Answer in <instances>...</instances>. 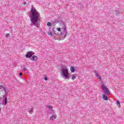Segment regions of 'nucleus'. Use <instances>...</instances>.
Returning a JSON list of instances; mask_svg holds the SVG:
<instances>
[{"mask_svg": "<svg viewBox=\"0 0 124 124\" xmlns=\"http://www.w3.org/2000/svg\"><path fill=\"white\" fill-rule=\"evenodd\" d=\"M62 19L60 17H58V18L56 19L55 20L53 21V26H56L57 24H59V23H61Z\"/></svg>", "mask_w": 124, "mask_h": 124, "instance_id": "obj_4", "label": "nucleus"}, {"mask_svg": "<svg viewBox=\"0 0 124 124\" xmlns=\"http://www.w3.org/2000/svg\"><path fill=\"white\" fill-rule=\"evenodd\" d=\"M102 98L104 100H108V97H107L105 94L103 95Z\"/></svg>", "mask_w": 124, "mask_h": 124, "instance_id": "obj_12", "label": "nucleus"}, {"mask_svg": "<svg viewBox=\"0 0 124 124\" xmlns=\"http://www.w3.org/2000/svg\"><path fill=\"white\" fill-rule=\"evenodd\" d=\"M50 114H52V115H54L55 114V112H54V110H51V111L49 112Z\"/></svg>", "mask_w": 124, "mask_h": 124, "instance_id": "obj_22", "label": "nucleus"}, {"mask_svg": "<svg viewBox=\"0 0 124 124\" xmlns=\"http://www.w3.org/2000/svg\"><path fill=\"white\" fill-rule=\"evenodd\" d=\"M60 27H62V29L63 30V31H66V28H65V24L63 22L61 21L60 22Z\"/></svg>", "mask_w": 124, "mask_h": 124, "instance_id": "obj_6", "label": "nucleus"}, {"mask_svg": "<svg viewBox=\"0 0 124 124\" xmlns=\"http://www.w3.org/2000/svg\"><path fill=\"white\" fill-rule=\"evenodd\" d=\"M66 73H68V70H67V68H62V75H64V74H66Z\"/></svg>", "mask_w": 124, "mask_h": 124, "instance_id": "obj_7", "label": "nucleus"}, {"mask_svg": "<svg viewBox=\"0 0 124 124\" xmlns=\"http://www.w3.org/2000/svg\"><path fill=\"white\" fill-rule=\"evenodd\" d=\"M4 92H5V94H7V92H6V90H5V91Z\"/></svg>", "mask_w": 124, "mask_h": 124, "instance_id": "obj_32", "label": "nucleus"}, {"mask_svg": "<svg viewBox=\"0 0 124 124\" xmlns=\"http://www.w3.org/2000/svg\"><path fill=\"white\" fill-rule=\"evenodd\" d=\"M51 23L50 22H47L46 24V25L48 27H50L51 26Z\"/></svg>", "mask_w": 124, "mask_h": 124, "instance_id": "obj_21", "label": "nucleus"}, {"mask_svg": "<svg viewBox=\"0 0 124 124\" xmlns=\"http://www.w3.org/2000/svg\"><path fill=\"white\" fill-rule=\"evenodd\" d=\"M115 14H116V15H119V14H120V12L119 11L116 10Z\"/></svg>", "mask_w": 124, "mask_h": 124, "instance_id": "obj_20", "label": "nucleus"}, {"mask_svg": "<svg viewBox=\"0 0 124 124\" xmlns=\"http://www.w3.org/2000/svg\"><path fill=\"white\" fill-rule=\"evenodd\" d=\"M56 116L53 115L52 116H51V117H50V120H52V121H54V120H56Z\"/></svg>", "mask_w": 124, "mask_h": 124, "instance_id": "obj_16", "label": "nucleus"}, {"mask_svg": "<svg viewBox=\"0 0 124 124\" xmlns=\"http://www.w3.org/2000/svg\"><path fill=\"white\" fill-rule=\"evenodd\" d=\"M63 33H64V34H65V31H63Z\"/></svg>", "mask_w": 124, "mask_h": 124, "instance_id": "obj_33", "label": "nucleus"}, {"mask_svg": "<svg viewBox=\"0 0 124 124\" xmlns=\"http://www.w3.org/2000/svg\"><path fill=\"white\" fill-rule=\"evenodd\" d=\"M31 60L33 62H36L37 60H38V57L35 55H33L32 56Z\"/></svg>", "mask_w": 124, "mask_h": 124, "instance_id": "obj_8", "label": "nucleus"}, {"mask_svg": "<svg viewBox=\"0 0 124 124\" xmlns=\"http://www.w3.org/2000/svg\"><path fill=\"white\" fill-rule=\"evenodd\" d=\"M94 73H95L96 77H97V78H98L99 80H101V78L100 77V76H99V73L96 72V71H94Z\"/></svg>", "mask_w": 124, "mask_h": 124, "instance_id": "obj_9", "label": "nucleus"}, {"mask_svg": "<svg viewBox=\"0 0 124 124\" xmlns=\"http://www.w3.org/2000/svg\"><path fill=\"white\" fill-rule=\"evenodd\" d=\"M70 70H71V72H75V68H74V67H73V66H71Z\"/></svg>", "mask_w": 124, "mask_h": 124, "instance_id": "obj_14", "label": "nucleus"}, {"mask_svg": "<svg viewBox=\"0 0 124 124\" xmlns=\"http://www.w3.org/2000/svg\"><path fill=\"white\" fill-rule=\"evenodd\" d=\"M35 53H34V52H33V51H28L26 53L25 57H26V58H27L28 59H30V58H31V57H32V56H33V55H35Z\"/></svg>", "mask_w": 124, "mask_h": 124, "instance_id": "obj_3", "label": "nucleus"}, {"mask_svg": "<svg viewBox=\"0 0 124 124\" xmlns=\"http://www.w3.org/2000/svg\"><path fill=\"white\" fill-rule=\"evenodd\" d=\"M101 86L102 89L103 91H104L105 93H106V94H107L108 95H110V91H109V90H108V88H107V87L104 85V84L102 83Z\"/></svg>", "mask_w": 124, "mask_h": 124, "instance_id": "obj_2", "label": "nucleus"}, {"mask_svg": "<svg viewBox=\"0 0 124 124\" xmlns=\"http://www.w3.org/2000/svg\"><path fill=\"white\" fill-rule=\"evenodd\" d=\"M10 36V34H9V33L6 34V36H7V37H8V36Z\"/></svg>", "mask_w": 124, "mask_h": 124, "instance_id": "obj_26", "label": "nucleus"}, {"mask_svg": "<svg viewBox=\"0 0 124 124\" xmlns=\"http://www.w3.org/2000/svg\"><path fill=\"white\" fill-rule=\"evenodd\" d=\"M64 31H65V34L63 33V31L61 32V35L62 36H63V37L60 38V40H63L64 38H65V37L66 36V35L67 34V31H66V30H64Z\"/></svg>", "mask_w": 124, "mask_h": 124, "instance_id": "obj_5", "label": "nucleus"}, {"mask_svg": "<svg viewBox=\"0 0 124 124\" xmlns=\"http://www.w3.org/2000/svg\"><path fill=\"white\" fill-rule=\"evenodd\" d=\"M76 76H77L76 74L73 75L72 77V80H75V79H76Z\"/></svg>", "mask_w": 124, "mask_h": 124, "instance_id": "obj_18", "label": "nucleus"}, {"mask_svg": "<svg viewBox=\"0 0 124 124\" xmlns=\"http://www.w3.org/2000/svg\"><path fill=\"white\" fill-rule=\"evenodd\" d=\"M82 7H83V5L81 4H78V8L79 9H82Z\"/></svg>", "mask_w": 124, "mask_h": 124, "instance_id": "obj_17", "label": "nucleus"}, {"mask_svg": "<svg viewBox=\"0 0 124 124\" xmlns=\"http://www.w3.org/2000/svg\"><path fill=\"white\" fill-rule=\"evenodd\" d=\"M52 31H53V32H54V33H55V34H56V31H55V28L53 27Z\"/></svg>", "mask_w": 124, "mask_h": 124, "instance_id": "obj_24", "label": "nucleus"}, {"mask_svg": "<svg viewBox=\"0 0 124 124\" xmlns=\"http://www.w3.org/2000/svg\"><path fill=\"white\" fill-rule=\"evenodd\" d=\"M47 108H48V109H50V110H52V109H53V107H52L51 106L47 105Z\"/></svg>", "mask_w": 124, "mask_h": 124, "instance_id": "obj_19", "label": "nucleus"}, {"mask_svg": "<svg viewBox=\"0 0 124 124\" xmlns=\"http://www.w3.org/2000/svg\"><path fill=\"white\" fill-rule=\"evenodd\" d=\"M19 75L20 77H22V75H23V73H22V72H20L19 73Z\"/></svg>", "mask_w": 124, "mask_h": 124, "instance_id": "obj_25", "label": "nucleus"}, {"mask_svg": "<svg viewBox=\"0 0 124 124\" xmlns=\"http://www.w3.org/2000/svg\"><path fill=\"white\" fill-rule=\"evenodd\" d=\"M41 18L39 12L35 9V8L32 7L30 11L31 25H33V26H35V27L38 28V23H39Z\"/></svg>", "mask_w": 124, "mask_h": 124, "instance_id": "obj_1", "label": "nucleus"}, {"mask_svg": "<svg viewBox=\"0 0 124 124\" xmlns=\"http://www.w3.org/2000/svg\"><path fill=\"white\" fill-rule=\"evenodd\" d=\"M62 76H63V77H64L66 79H69V76L68 75L65 74L64 75H63Z\"/></svg>", "mask_w": 124, "mask_h": 124, "instance_id": "obj_15", "label": "nucleus"}, {"mask_svg": "<svg viewBox=\"0 0 124 124\" xmlns=\"http://www.w3.org/2000/svg\"><path fill=\"white\" fill-rule=\"evenodd\" d=\"M0 90H1L2 92H5V91H6V88L0 85Z\"/></svg>", "mask_w": 124, "mask_h": 124, "instance_id": "obj_11", "label": "nucleus"}, {"mask_svg": "<svg viewBox=\"0 0 124 124\" xmlns=\"http://www.w3.org/2000/svg\"><path fill=\"white\" fill-rule=\"evenodd\" d=\"M61 28H58L57 29V31H61Z\"/></svg>", "mask_w": 124, "mask_h": 124, "instance_id": "obj_30", "label": "nucleus"}, {"mask_svg": "<svg viewBox=\"0 0 124 124\" xmlns=\"http://www.w3.org/2000/svg\"><path fill=\"white\" fill-rule=\"evenodd\" d=\"M2 103H4L5 105L7 104V97H5L4 99H3Z\"/></svg>", "mask_w": 124, "mask_h": 124, "instance_id": "obj_10", "label": "nucleus"}, {"mask_svg": "<svg viewBox=\"0 0 124 124\" xmlns=\"http://www.w3.org/2000/svg\"><path fill=\"white\" fill-rule=\"evenodd\" d=\"M44 80L45 81H47L48 80V78H47V77H46L44 78Z\"/></svg>", "mask_w": 124, "mask_h": 124, "instance_id": "obj_28", "label": "nucleus"}, {"mask_svg": "<svg viewBox=\"0 0 124 124\" xmlns=\"http://www.w3.org/2000/svg\"><path fill=\"white\" fill-rule=\"evenodd\" d=\"M48 34H49L50 35H53L52 32H50L49 33H48Z\"/></svg>", "mask_w": 124, "mask_h": 124, "instance_id": "obj_29", "label": "nucleus"}, {"mask_svg": "<svg viewBox=\"0 0 124 124\" xmlns=\"http://www.w3.org/2000/svg\"><path fill=\"white\" fill-rule=\"evenodd\" d=\"M22 4L23 5H26V2H23Z\"/></svg>", "mask_w": 124, "mask_h": 124, "instance_id": "obj_31", "label": "nucleus"}, {"mask_svg": "<svg viewBox=\"0 0 124 124\" xmlns=\"http://www.w3.org/2000/svg\"><path fill=\"white\" fill-rule=\"evenodd\" d=\"M116 104H117L118 107H119V108H120V107H121V102H120L119 100H117L116 101Z\"/></svg>", "mask_w": 124, "mask_h": 124, "instance_id": "obj_13", "label": "nucleus"}, {"mask_svg": "<svg viewBox=\"0 0 124 124\" xmlns=\"http://www.w3.org/2000/svg\"><path fill=\"white\" fill-rule=\"evenodd\" d=\"M22 70L23 71H26V67L25 66H22Z\"/></svg>", "mask_w": 124, "mask_h": 124, "instance_id": "obj_23", "label": "nucleus"}, {"mask_svg": "<svg viewBox=\"0 0 124 124\" xmlns=\"http://www.w3.org/2000/svg\"><path fill=\"white\" fill-rule=\"evenodd\" d=\"M30 114H32V110L31 109L29 111Z\"/></svg>", "mask_w": 124, "mask_h": 124, "instance_id": "obj_27", "label": "nucleus"}]
</instances>
